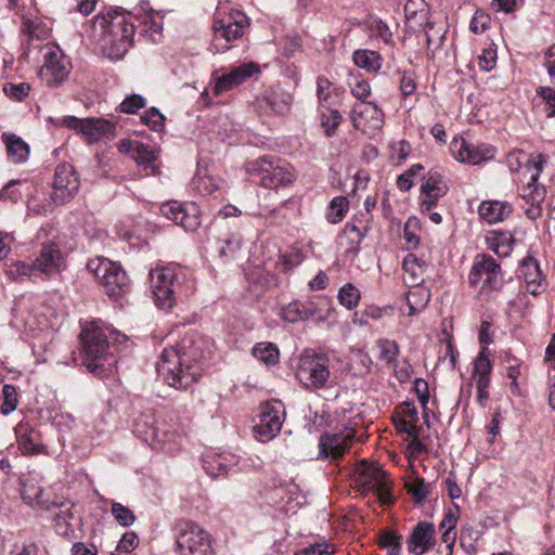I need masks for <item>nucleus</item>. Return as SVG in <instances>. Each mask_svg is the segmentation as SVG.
Returning a JSON list of instances; mask_svg holds the SVG:
<instances>
[{"instance_id":"1","label":"nucleus","mask_w":555,"mask_h":555,"mask_svg":"<svg viewBox=\"0 0 555 555\" xmlns=\"http://www.w3.org/2000/svg\"><path fill=\"white\" fill-rule=\"evenodd\" d=\"M206 340L195 334L185 335L176 346L165 348L157 373L169 386L185 389L202 375Z\"/></svg>"},{"instance_id":"57","label":"nucleus","mask_w":555,"mask_h":555,"mask_svg":"<svg viewBox=\"0 0 555 555\" xmlns=\"http://www.w3.org/2000/svg\"><path fill=\"white\" fill-rule=\"evenodd\" d=\"M334 546L327 542H318L312 545H309L299 552L296 555H333Z\"/></svg>"},{"instance_id":"58","label":"nucleus","mask_w":555,"mask_h":555,"mask_svg":"<svg viewBox=\"0 0 555 555\" xmlns=\"http://www.w3.org/2000/svg\"><path fill=\"white\" fill-rule=\"evenodd\" d=\"M349 86L352 94L361 100V102L371 94L370 83L363 78L354 77L353 80L349 82Z\"/></svg>"},{"instance_id":"41","label":"nucleus","mask_w":555,"mask_h":555,"mask_svg":"<svg viewBox=\"0 0 555 555\" xmlns=\"http://www.w3.org/2000/svg\"><path fill=\"white\" fill-rule=\"evenodd\" d=\"M7 276L12 281H18L24 278H36L37 274L35 272L33 262L27 263L24 261H16L8 267L5 270Z\"/></svg>"},{"instance_id":"59","label":"nucleus","mask_w":555,"mask_h":555,"mask_svg":"<svg viewBox=\"0 0 555 555\" xmlns=\"http://www.w3.org/2000/svg\"><path fill=\"white\" fill-rule=\"evenodd\" d=\"M371 36L382 39L384 42H388L391 39V31L386 23L380 20L370 21Z\"/></svg>"},{"instance_id":"21","label":"nucleus","mask_w":555,"mask_h":555,"mask_svg":"<svg viewBox=\"0 0 555 555\" xmlns=\"http://www.w3.org/2000/svg\"><path fill=\"white\" fill-rule=\"evenodd\" d=\"M492 363L487 348L481 349L474 361L472 379L476 384V402L485 408L489 401V387L491 383Z\"/></svg>"},{"instance_id":"47","label":"nucleus","mask_w":555,"mask_h":555,"mask_svg":"<svg viewBox=\"0 0 555 555\" xmlns=\"http://www.w3.org/2000/svg\"><path fill=\"white\" fill-rule=\"evenodd\" d=\"M338 299L347 309H352L359 304L360 292L352 284H346L339 289Z\"/></svg>"},{"instance_id":"54","label":"nucleus","mask_w":555,"mask_h":555,"mask_svg":"<svg viewBox=\"0 0 555 555\" xmlns=\"http://www.w3.org/2000/svg\"><path fill=\"white\" fill-rule=\"evenodd\" d=\"M408 490L417 503H422L429 494L428 485L421 478H416L410 482Z\"/></svg>"},{"instance_id":"4","label":"nucleus","mask_w":555,"mask_h":555,"mask_svg":"<svg viewBox=\"0 0 555 555\" xmlns=\"http://www.w3.org/2000/svg\"><path fill=\"white\" fill-rule=\"evenodd\" d=\"M249 26L248 17L240 10L220 5L214 17L211 47L215 52H225L230 43L241 38Z\"/></svg>"},{"instance_id":"18","label":"nucleus","mask_w":555,"mask_h":555,"mask_svg":"<svg viewBox=\"0 0 555 555\" xmlns=\"http://www.w3.org/2000/svg\"><path fill=\"white\" fill-rule=\"evenodd\" d=\"M80 181L74 167L69 164L57 165L53 179L52 199L63 205L70 201L79 191Z\"/></svg>"},{"instance_id":"29","label":"nucleus","mask_w":555,"mask_h":555,"mask_svg":"<svg viewBox=\"0 0 555 555\" xmlns=\"http://www.w3.org/2000/svg\"><path fill=\"white\" fill-rule=\"evenodd\" d=\"M15 434L18 448L24 454H38L44 449L40 433L29 424H18Z\"/></svg>"},{"instance_id":"22","label":"nucleus","mask_w":555,"mask_h":555,"mask_svg":"<svg viewBox=\"0 0 555 555\" xmlns=\"http://www.w3.org/2000/svg\"><path fill=\"white\" fill-rule=\"evenodd\" d=\"M354 438L353 429L346 428L340 433L323 434L319 440V456L326 459L341 457Z\"/></svg>"},{"instance_id":"39","label":"nucleus","mask_w":555,"mask_h":555,"mask_svg":"<svg viewBox=\"0 0 555 555\" xmlns=\"http://www.w3.org/2000/svg\"><path fill=\"white\" fill-rule=\"evenodd\" d=\"M203 468L209 476L215 478L227 476L229 472V465L221 455H207L203 461Z\"/></svg>"},{"instance_id":"7","label":"nucleus","mask_w":555,"mask_h":555,"mask_svg":"<svg viewBox=\"0 0 555 555\" xmlns=\"http://www.w3.org/2000/svg\"><path fill=\"white\" fill-rule=\"evenodd\" d=\"M545 163L546 159L543 155L531 154L525 165V170L529 173L528 182L519 189L520 197L529 205L525 209V214L532 220L539 218L542 214L541 204L545 198L546 190L538 183V180Z\"/></svg>"},{"instance_id":"34","label":"nucleus","mask_w":555,"mask_h":555,"mask_svg":"<svg viewBox=\"0 0 555 555\" xmlns=\"http://www.w3.org/2000/svg\"><path fill=\"white\" fill-rule=\"evenodd\" d=\"M353 63L369 73L376 74L383 66V57L377 51L359 49L352 54Z\"/></svg>"},{"instance_id":"45","label":"nucleus","mask_w":555,"mask_h":555,"mask_svg":"<svg viewBox=\"0 0 555 555\" xmlns=\"http://www.w3.org/2000/svg\"><path fill=\"white\" fill-rule=\"evenodd\" d=\"M29 91H30V85L27 82H20V83L7 82L3 86L4 94L8 98H10L12 101H17V102L24 101L29 95Z\"/></svg>"},{"instance_id":"52","label":"nucleus","mask_w":555,"mask_h":555,"mask_svg":"<svg viewBox=\"0 0 555 555\" xmlns=\"http://www.w3.org/2000/svg\"><path fill=\"white\" fill-rule=\"evenodd\" d=\"M425 36L427 48L435 52L442 44V41L444 40L446 36V30H443L442 28L435 29L431 23H427Z\"/></svg>"},{"instance_id":"44","label":"nucleus","mask_w":555,"mask_h":555,"mask_svg":"<svg viewBox=\"0 0 555 555\" xmlns=\"http://www.w3.org/2000/svg\"><path fill=\"white\" fill-rule=\"evenodd\" d=\"M343 120L341 114L337 109H327L321 114V126L327 137H332Z\"/></svg>"},{"instance_id":"27","label":"nucleus","mask_w":555,"mask_h":555,"mask_svg":"<svg viewBox=\"0 0 555 555\" xmlns=\"http://www.w3.org/2000/svg\"><path fill=\"white\" fill-rule=\"evenodd\" d=\"M448 190L449 188L439 172H429L422 184V206L429 211L436 206L438 199L447 194Z\"/></svg>"},{"instance_id":"36","label":"nucleus","mask_w":555,"mask_h":555,"mask_svg":"<svg viewBox=\"0 0 555 555\" xmlns=\"http://www.w3.org/2000/svg\"><path fill=\"white\" fill-rule=\"evenodd\" d=\"M8 156L15 164H21L27 160L29 156V146L16 134L3 135Z\"/></svg>"},{"instance_id":"61","label":"nucleus","mask_w":555,"mask_h":555,"mask_svg":"<svg viewBox=\"0 0 555 555\" xmlns=\"http://www.w3.org/2000/svg\"><path fill=\"white\" fill-rule=\"evenodd\" d=\"M164 116L162 113L155 108L152 107L149 111L145 112V114L142 116V120L150 126L152 130H159L164 126Z\"/></svg>"},{"instance_id":"11","label":"nucleus","mask_w":555,"mask_h":555,"mask_svg":"<svg viewBox=\"0 0 555 555\" xmlns=\"http://www.w3.org/2000/svg\"><path fill=\"white\" fill-rule=\"evenodd\" d=\"M354 482L363 493L374 492L382 504L391 502L390 480L376 464L362 461L357 465Z\"/></svg>"},{"instance_id":"64","label":"nucleus","mask_w":555,"mask_h":555,"mask_svg":"<svg viewBox=\"0 0 555 555\" xmlns=\"http://www.w3.org/2000/svg\"><path fill=\"white\" fill-rule=\"evenodd\" d=\"M365 231L366 229H361L356 224L347 223L344 229V236L358 246L365 236Z\"/></svg>"},{"instance_id":"3","label":"nucleus","mask_w":555,"mask_h":555,"mask_svg":"<svg viewBox=\"0 0 555 555\" xmlns=\"http://www.w3.org/2000/svg\"><path fill=\"white\" fill-rule=\"evenodd\" d=\"M80 337L83 350L82 362L93 373L105 365H114L116 362L115 344L126 340L124 334L109 326H104L101 321H93L89 326L83 327Z\"/></svg>"},{"instance_id":"38","label":"nucleus","mask_w":555,"mask_h":555,"mask_svg":"<svg viewBox=\"0 0 555 555\" xmlns=\"http://www.w3.org/2000/svg\"><path fill=\"white\" fill-rule=\"evenodd\" d=\"M253 354L256 359L268 365L278 363L280 358L279 349L272 343L256 344L253 348Z\"/></svg>"},{"instance_id":"35","label":"nucleus","mask_w":555,"mask_h":555,"mask_svg":"<svg viewBox=\"0 0 555 555\" xmlns=\"http://www.w3.org/2000/svg\"><path fill=\"white\" fill-rule=\"evenodd\" d=\"M411 287L412 289H410L405 296L406 305L409 307L406 314L409 317L418 314L427 307L430 300V292L427 288L421 287L420 285Z\"/></svg>"},{"instance_id":"60","label":"nucleus","mask_w":555,"mask_h":555,"mask_svg":"<svg viewBox=\"0 0 555 555\" xmlns=\"http://www.w3.org/2000/svg\"><path fill=\"white\" fill-rule=\"evenodd\" d=\"M538 95H540L544 102L546 103V116L554 117L555 116V89L551 87H540L537 91Z\"/></svg>"},{"instance_id":"55","label":"nucleus","mask_w":555,"mask_h":555,"mask_svg":"<svg viewBox=\"0 0 555 555\" xmlns=\"http://www.w3.org/2000/svg\"><path fill=\"white\" fill-rule=\"evenodd\" d=\"M287 499L286 504H292V507H300L306 504V496L299 489L298 485L289 483L284 489Z\"/></svg>"},{"instance_id":"46","label":"nucleus","mask_w":555,"mask_h":555,"mask_svg":"<svg viewBox=\"0 0 555 555\" xmlns=\"http://www.w3.org/2000/svg\"><path fill=\"white\" fill-rule=\"evenodd\" d=\"M137 15V20H141V24L143 25L142 31L149 35L152 41H156L155 36L160 35L163 26L160 22L155 20V16L151 12L144 13L142 16Z\"/></svg>"},{"instance_id":"56","label":"nucleus","mask_w":555,"mask_h":555,"mask_svg":"<svg viewBox=\"0 0 555 555\" xmlns=\"http://www.w3.org/2000/svg\"><path fill=\"white\" fill-rule=\"evenodd\" d=\"M496 65V50L493 48H486L478 56V66L483 72L492 70Z\"/></svg>"},{"instance_id":"15","label":"nucleus","mask_w":555,"mask_h":555,"mask_svg":"<svg viewBox=\"0 0 555 555\" xmlns=\"http://www.w3.org/2000/svg\"><path fill=\"white\" fill-rule=\"evenodd\" d=\"M453 157L469 165H479L482 162L493 159L496 154L495 147L490 144H474L462 137H454L450 144Z\"/></svg>"},{"instance_id":"40","label":"nucleus","mask_w":555,"mask_h":555,"mask_svg":"<svg viewBox=\"0 0 555 555\" xmlns=\"http://www.w3.org/2000/svg\"><path fill=\"white\" fill-rule=\"evenodd\" d=\"M192 185L202 195H209L219 189V181L207 173L198 172L192 180Z\"/></svg>"},{"instance_id":"23","label":"nucleus","mask_w":555,"mask_h":555,"mask_svg":"<svg viewBox=\"0 0 555 555\" xmlns=\"http://www.w3.org/2000/svg\"><path fill=\"white\" fill-rule=\"evenodd\" d=\"M257 73H259V66L253 62L233 67L230 72L216 78L212 92L215 95L225 93L245 82Z\"/></svg>"},{"instance_id":"16","label":"nucleus","mask_w":555,"mask_h":555,"mask_svg":"<svg viewBox=\"0 0 555 555\" xmlns=\"http://www.w3.org/2000/svg\"><path fill=\"white\" fill-rule=\"evenodd\" d=\"M133 428L134 433L153 448L171 451V448H167L166 443L171 441L173 435L159 427L156 416L152 411L141 413L134 420Z\"/></svg>"},{"instance_id":"49","label":"nucleus","mask_w":555,"mask_h":555,"mask_svg":"<svg viewBox=\"0 0 555 555\" xmlns=\"http://www.w3.org/2000/svg\"><path fill=\"white\" fill-rule=\"evenodd\" d=\"M3 403L0 408V412L3 415H8L13 412L17 406V392L13 385H4L2 388Z\"/></svg>"},{"instance_id":"63","label":"nucleus","mask_w":555,"mask_h":555,"mask_svg":"<svg viewBox=\"0 0 555 555\" xmlns=\"http://www.w3.org/2000/svg\"><path fill=\"white\" fill-rule=\"evenodd\" d=\"M400 90L403 96L408 98L415 93L416 82L412 72L403 73L400 79Z\"/></svg>"},{"instance_id":"17","label":"nucleus","mask_w":555,"mask_h":555,"mask_svg":"<svg viewBox=\"0 0 555 555\" xmlns=\"http://www.w3.org/2000/svg\"><path fill=\"white\" fill-rule=\"evenodd\" d=\"M151 287L156 305L170 309L175 304L176 276L169 268H156L150 272Z\"/></svg>"},{"instance_id":"9","label":"nucleus","mask_w":555,"mask_h":555,"mask_svg":"<svg viewBox=\"0 0 555 555\" xmlns=\"http://www.w3.org/2000/svg\"><path fill=\"white\" fill-rule=\"evenodd\" d=\"M180 555H212L211 535L198 524L183 520L175 528Z\"/></svg>"},{"instance_id":"5","label":"nucleus","mask_w":555,"mask_h":555,"mask_svg":"<svg viewBox=\"0 0 555 555\" xmlns=\"http://www.w3.org/2000/svg\"><path fill=\"white\" fill-rule=\"evenodd\" d=\"M247 171L257 176L260 185L270 190L288 186L296 180L293 167L285 159L273 156L259 157L248 163Z\"/></svg>"},{"instance_id":"43","label":"nucleus","mask_w":555,"mask_h":555,"mask_svg":"<svg viewBox=\"0 0 555 555\" xmlns=\"http://www.w3.org/2000/svg\"><path fill=\"white\" fill-rule=\"evenodd\" d=\"M132 159L140 166L145 169L151 168L155 169L154 162L156 160V155L150 146L140 143L138 150L131 155Z\"/></svg>"},{"instance_id":"20","label":"nucleus","mask_w":555,"mask_h":555,"mask_svg":"<svg viewBox=\"0 0 555 555\" xmlns=\"http://www.w3.org/2000/svg\"><path fill=\"white\" fill-rule=\"evenodd\" d=\"M351 121L356 129L374 134L384 124V114L375 103L362 101L353 106Z\"/></svg>"},{"instance_id":"62","label":"nucleus","mask_w":555,"mask_h":555,"mask_svg":"<svg viewBox=\"0 0 555 555\" xmlns=\"http://www.w3.org/2000/svg\"><path fill=\"white\" fill-rule=\"evenodd\" d=\"M20 182L17 180L9 181L0 191V198L8 199L13 203H16L21 199L22 193L17 190V184Z\"/></svg>"},{"instance_id":"31","label":"nucleus","mask_w":555,"mask_h":555,"mask_svg":"<svg viewBox=\"0 0 555 555\" xmlns=\"http://www.w3.org/2000/svg\"><path fill=\"white\" fill-rule=\"evenodd\" d=\"M22 499L26 504L40 509L49 511L51 505L48 500L43 499V488L38 485L35 477L28 476L22 483Z\"/></svg>"},{"instance_id":"48","label":"nucleus","mask_w":555,"mask_h":555,"mask_svg":"<svg viewBox=\"0 0 555 555\" xmlns=\"http://www.w3.org/2000/svg\"><path fill=\"white\" fill-rule=\"evenodd\" d=\"M23 30L30 39H44L49 35V28L38 20L25 18Z\"/></svg>"},{"instance_id":"10","label":"nucleus","mask_w":555,"mask_h":555,"mask_svg":"<svg viewBox=\"0 0 555 555\" xmlns=\"http://www.w3.org/2000/svg\"><path fill=\"white\" fill-rule=\"evenodd\" d=\"M43 64L38 70L39 79L50 88L62 86L72 72L70 59L59 46L46 44L42 49Z\"/></svg>"},{"instance_id":"37","label":"nucleus","mask_w":555,"mask_h":555,"mask_svg":"<svg viewBox=\"0 0 555 555\" xmlns=\"http://www.w3.org/2000/svg\"><path fill=\"white\" fill-rule=\"evenodd\" d=\"M487 246L499 257H507L513 250V236L504 232H490L487 236Z\"/></svg>"},{"instance_id":"24","label":"nucleus","mask_w":555,"mask_h":555,"mask_svg":"<svg viewBox=\"0 0 555 555\" xmlns=\"http://www.w3.org/2000/svg\"><path fill=\"white\" fill-rule=\"evenodd\" d=\"M63 255L57 245L43 244L33 266L37 276L42 274L47 278H52L59 274L63 266Z\"/></svg>"},{"instance_id":"26","label":"nucleus","mask_w":555,"mask_h":555,"mask_svg":"<svg viewBox=\"0 0 555 555\" xmlns=\"http://www.w3.org/2000/svg\"><path fill=\"white\" fill-rule=\"evenodd\" d=\"M435 526L431 522L420 521L406 540L408 550L414 555H423L434 546Z\"/></svg>"},{"instance_id":"51","label":"nucleus","mask_w":555,"mask_h":555,"mask_svg":"<svg viewBox=\"0 0 555 555\" xmlns=\"http://www.w3.org/2000/svg\"><path fill=\"white\" fill-rule=\"evenodd\" d=\"M111 512H112L114 518L122 527H129L135 520V516H134L133 512L130 511L125 505H122L121 503H117V502L113 503L112 507H111Z\"/></svg>"},{"instance_id":"2","label":"nucleus","mask_w":555,"mask_h":555,"mask_svg":"<svg viewBox=\"0 0 555 555\" xmlns=\"http://www.w3.org/2000/svg\"><path fill=\"white\" fill-rule=\"evenodd\" d=\"M137 15L122 8L96 15L93 28L99 33V44L104 55L120 60L131 48L135 31Z\"/></svg>"},{"instance_id":"13","label":"nucleus","mask_w":555,"mask_h":555,"mask_svg":"<svg viewBox=\"0 0 555 555\" xmlns=\"http://www.w3.org/2000/svg\"><path fill=\"white\" fill-rule=\"evenodd\" d=\"M468 281L472 285L482 283L481 289L486 292H498L504 285L501 266L487 254L475 257Z\"/></svg>"},{"instance_id":"50","label":"nucleus","mask_w":555,"mask_h":555,"mask_svg":"<svg viewBox=\"0 0 555 555\" xmlns=\"http://www.w3.org/2000/svg\"><path fill=\"white\" fill-rule=\"evenodd\" d=\"M380 359L386 363H393L399 354V346L395 340L379 339L377 341Z\"/></svg>"},{"instance_id":"28","label":"nucleus","mask_w":555,"mask_h":555,"mask_svg":"<svg viewBox=\"0 0 555 555\" xmlns=\"http://www.w3.org/2000/svg\"><path fill=\"white\" fill-rule=\"evenodd\" d=\"M292 95L280 87H272L257 99L259 107L275 114H285L292 105Z\"/></svg>"},{"instance_id":"53","label":"nucleus","mask_w":555,"mask_h":555,"mask_svg":"<svg viewBox=\"0 0 555 555\" xmlns=\"http://www.w3.org/2000/svg\"><path fill=\"white\" fill-rule=\"evenodd\" d=\"M144 105L145 99L142 95L131 94L120 103L118 111L125 114H135Z\"/></svg>"},{"instance_id":"8","label":"nucleus","mask_w":555,"mask_h":555,"mask_svg":"<svg viewBox=\"0 0 555 555\" xmlns=\"http://www.w3.org/2000/svg\"><path fill=\"white\" fill-rule=\"evenodd\" d=\"M87 269L102 284L111 298L118 299L129 292V279L118 263L96 258L88 262Z\"/></svg>"},{"instance_id":"32","label":"nucleus","mask_w":555,"mask_h":555,"mask_svg":"<svg viewBox=\"0 0 555 555\" xmlns=\"http://www.w3.org/2000/svg\"><path fill=\"white\" fill-rule=\"evenodd\" d=\"M402 268L403 281L405 284L410 286H418L424 282L426 263L414 254H408L404 257Z\"/></svg>"},{"instance_id":"33","label":"nucleus","mask_w":555,"mask_h":555,"mask_svg":"<svg viewBox=\"0 0 555 555\" xmlns=\"http://www.w3.org/2000/svg\"><path fill=\"white\" fill-rule=\"evenodd\" d=\"M478 212L480 218L488 223H496L503 221L512 212V207L505 202L488 201L480 204Z\"/></svg>"},{"instance_id":"30","label":"nucleus","mask_w":555,"mask_h":555,"mask_svg":"<svg viewBox=\"0 0 555 555\" xmlns=\"http://www.w3.org/2000/svg\"><path fill=\"white\" fill-rule=\"evenodd\" d=\"M521 274L526 283V289L533 296H538L545 289L544 279L540 269L539 262L532 258L527 257L522 260Z\"/></svg>"},{"instance_id":"14","label":"nucleus","mask_w":555,"mask_h":555,"mask_svg":"<svg viewBox=\"0 0 555 555\" xmlns=\"http://www.w3.org/2000/svg\"><path fill=\"white\" fill-rule=\"evenodd\" d=\"M285 420V409L282 402L271 401L261 405L259 421L254 426V435L261 442L275 438Z\"/></svg>"},{"instance_id":"19","label":"nucleus","mask_w":555,"mask_h":555,"mask_svg":"<svg viewBox=\"0 0 555 555\" xmlns=\"http://www.w3.org/2000/svg\"><path fill=\"white\" fill-rule=\"evenodd\" d=\"M160 212L186 231H194L201 224V211L195 203L167 202L160 206Z\"/></svg>"},{"instance_id":"6","label":"nucleus","mask_w":555,"mask_h":555,"mask_svg":"<svg viewBox=\"0 0 555 555\" xmlns=\"http://www.w3.org/2000/svg\"><path fill=\"white\" fill-rule=\"evenodd\" d=\"M331 377L330 358L312 349L302 351L296 367V378L307 389L325 388Z\"/></svg>"},{"instance_id":"42","label":"nucleus","mask_w":555,"mask_h":555,"mask_svg":"<svg viewBox=\"0 0 555 555\" xmlns=\"http://www.w3.org/2000/svg\"><path fill=\"white\" fill-rule=\"evenodd\" d=\"M348 210V199L345 196L334 197L328 206L327 220L331 223H338L343 220Z\"/></svg>"},{"instance_id":"25","label":"nucleus","mask_w":555,"mask_h":555,"mask_svg":"<svg viewBox=\"0 0 555 555\" xmlns=\"http://www.w3.org/2000/svg\"><path fill=\"white\" fill-rule=\"evenodd\" d=\"M280 317L288 323H297L312 318L324 321L325 315L321 314V309L312 300H293L281 309Z\"/></svg>"},{"instance_id":"12","label":"nucleus","mask_w":555,"mask_h":555,"mask_svg":"<svg viewBox=\"0 0 555 555\" xmlns=\"http://www.w3.org/2000/svg\"><path fill=\"white\" fill-rule=\"evenodd\" d=\"M48 122L55 127H65L82 134L88 143H95L108 134H113L115 126L104 118H77L75 116L49 117Z\"/></svg>"}]
</instances>
